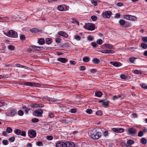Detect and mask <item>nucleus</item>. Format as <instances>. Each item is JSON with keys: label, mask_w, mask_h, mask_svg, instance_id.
Here are the masks:
<instances>
[{"label": "nucleus", "mask_w": 147, "mask_h": 147, "mask_svg": "<svg viewBox=\"0 0 147 147\" xmlns=\"http://www.w3.org/2000/svg\"><path fill=\"white\" fill-rule=\"evenodd\" d=\"M31 121L33 123H37L39 121V120L38 118H34L32 119Z\"/></svg>", "instance_id": "nucleus-38"}, {"label": "nucleus", "mask_w": 147, "mask_h": 147, "mask_svg": "<svg viewBox=\"0 0 147 147\" xmlns=\"http://www.w3.org/2000/svg\"><path fill=\"white\" fill-rule=\"evenodd\" d=\"M20 135L23 136L25 137L26 136V133L25 131H22V132H21Z\"/></svg>", "instance_id": "nucleus-64"}, {"label": "nucleus", "mask_w": 147, "mask_h": 147, "mask_svg": "<svg viewBox=\"0 0 147 147\" xmlns=\"http://www.w3.org/2000/svg\"><path fill=\"white\" fill-rule=\"evenodd\" d=\"M125 21L124 20L122 19L120 20L119 21V23L121 26H124L125 24Z\"/></svg>", "instance_id": "nucleus-29"}, {"label": "nucleus", "mask_w": 147, "mask_h": 147, "mask_svg": "<svg viewBox=\"0 0 147 147\" xmlns=\"http://www.w3.org/2000/svg\"><path fill=\"white\" fill-rule=\"evenodd\" d=\"M102 92L100 91L96 92L95 93V96L98 97H101L102 96Z\"/></svg>", "instance_id": "nucleus-19"}, {"label": "nucleus", "mask_w": 147, "mask_h": 147, "mask_svg": "<svg viewBox=\"0 0 147 147\" xmlns=\"http://www.w3.org/2000/svg\"><path fill=\"white\" fill-rule=\"evenodd\" d=\"M57 60L62 63H65L67 62L68 60L65 58L59 57L57 59Z\"/></svg>", "instance_id": "nucleus-14"}, {"label": "nucleus", "mask_w": 147, "mask_h": 147, "mask_svg": "<svg viewBox=\"0 0 147 147\" xmlns=\"http://www.w3.org/2000/svg\"><path fill=\"white\" fill-rule=\"evenodd\" d=\"M93 63L95 64H98L100 62V61L97 58H95L92 60Z\"/></svg>", "instance_id": "nucleus-24"}, {"label": "nucleus", "mask_w": 147, "mask_h": 147, "mask_svg": "<svg viewBox=\"0 0 147 147\" xmlns=\"http://www.w3.org/2000/svg\"><path fill=\"white\" fill-rule=\"evenodd\" d=\"M91 18L92 20L93 21H95L97 19V17L96 16H92L91 17Z\"/></svg>", "instance_id": "nucleus-51"}, {"label": "nucleus", "mask_w": 147, "mask_h": 147, "mask_svg": "<svg viewBox=\"0 0 147 147\" xmlns=\"http://www.w3.org/2000/svg\"><path fill=\"white\" fill-rule=\"evenodd\" d=\"M91 3L95 6H96L97 5V2L96 1L94 0H91Z\"/></svg>", "instance_id": "nucleus-41"}, {"label": "nucleus", "mask_w": 147, "mask_h": 147, "mask_svg": "<svg viewBox=\"0 0 147 147\" xmlns=\"http://www.w3.org/2000/svg\"><path fill=\"white\" fill-rule=\"evenodd\" d=\"M131 26V24L129 22H125V24L123 26V27L125 28H127Z\"/></svg>", "instance_id": "nucleus-32"}, {"label": "nucleus", "mask_w": 147, "mask_h": 147, "mask_svg": "<svg viewBox=\"0 0 147 147\" xmlns=\"http://www.w3.org/2000/svg\"><path fill=\"white\" fill-rule=\"evenodd\" d=\"M74 38L77 40H79L81 39V37L78 35H75L74 36Z\"/></svg>", "instance_id": "nucleus-47"}, {"label": "nucleus", "mask_w": 147, "mask_h": 147, "mask_svg": "<svg viewBox=\"0 0 147 147\" xmlns=\"http://www.w3.org/2000/svg\"><path fill=\"white\" fill-rule=\"evenodd\" d=\"M6 131L8 133H10L12 132V130L11 127H8L6 128Z\"/></svg>", "instance_id": "nucleus-36"}, {"label": "nucleus", "mask_w": 147, "mask_h": 147, "mask_svg": "<svg viewBox=\"0 0 147 147\" xmlns=\"http://www.w3.org/2000/svg\"><path fill=\"white\" fill-rule=\"evenodd\" d=\"M134 73L136 74H142V72L141 71H139L138 70H135L134 71Z\"/></svg>", "instance_id": "nucleus-42"}, {"label": "nucleus", "mask_w": 147, "mask_h": 147, "mask_svg": "<svg viewBox=\"0 0 147 147\" xmlns=\"http://www.w3.org/2000/svg\"><path fill=\"white\" fill-rule=\"evenodd\" d=\"M32 84L33 87H40L41 86L40 84L38 83L33 82Z\"/></svg>", "instance_id": "nucleus-34"}, {"label": "nucleus", "mask_w": 147, "mask_h": 147, "mask_svg": "<svg viewBox=\"0 0 147 147\" xmlns=\"http://www.w3.org/2000/svg\"><path fill=\"white\" fill-rule=\"evenodd\" d=\"M85 29L89 30H93L95 29V26L93 24H86L83 26Z\"/></svg>", "instance_id": "nucleus-2"}, {"label": "nucleus", "mask_w": 147, "mask_h": 147, "mask_svg": "<svg viewBox=\"0 0 147 147\" xmlns=\"http://www.w3.org/2000/svg\"><path fill=\"white\" fill-rule=\"evenodd\" d=\"M36 107H38L40 108L43 107H44V105L42 104H36Z\"/></svg>", "instance_id": "nucleus-60"}, {"label": "nucleus", "mask_w": 147, "mask_h": 147, "mask_svg": "<svg viewBox=\"0 0 147 147\" xmlns=\"http://www.w3.org/2000/svg\"><path fill=\"white\" fill-rule=\"evenodd\" d=\"M130 16L131 17H130L129 20L136 21L137 19L136 17L135 16L131 15H130Z\"/></svg>", "instance_id": "nucleus-31"}, {"label": "nucleus", "mask_w": 147, "mask_h": 147, "mask_svg": "<svg viewBox=\"0 0 147 147\" xmlns=\"http://www.w3.org/2000/svg\"><path fill=\"white\" fill-rule=\"evenodd\" d=\"M17 67L20 68H24L25 69H28V67L25 66L21 65L19 64H17L16 65Z\"/></svg>", "instance_id": "nucleus-25"}, {"label": "nucleus", "mask_w": 147, "mask_h": 147, "mask_svg": "<svg viewBox=\"0 0 147 147\" xmlns=\"http://www.w3.org/2000/svg\"><path fill=\"white\" fill-rule=\"evenodd\" d=\"M143 135V132L141 131H140L138 133V136L139 137H142Z\"/></svg>", "instance_id": "nucleus-40"}, {"label": "nucleus", "mask_w": 147, "mask_h": 147, "mask_svg": "<svg viewBox=\"0 0 147 147\" xmlns=\"http://www.w3.org/2000/svg\"><path fill=\"white\" fill-rule=\"evenodd\" d=\"M31 47H32L34 50L35 51H39L41 48H42V47H37L35 46H30Z\"/></svg>", "instance_id": "nucleus-17"}, {"label": "nucleus", "mask_w": 147, "mask_h": 147, "mask_svg": "<svg viewBox=\"0 0 147 147\" xmlns=\"http://www.w3.org/2000/svg\"><path fill=\"white\" fill-rule=\"evenodd\" d=\"M52 39L49 38H47L46 39V43L47 44L49 45L51 43Z\"/></svg>", "instance_id": "nucleus-22"}, {"label": "nucleus", "mask_w": 147, "mask_h": 147, "mask_svg": "<svg viewBox=\"0 0 147 147\" xmlns=\"http://www.w3.org/2000/svg\"><path fill=\"white\" fill-rule=\"evenodd\" d=\"M98 102L99 103H102V105H104L105 107H109V104L110 102L109 100H105V99L100 100L98 101Z\"/></svg>", "instance_id": "nucleus-7"}, {"label": "nucleus", "mask_w": 147, "mask_h": 147, "mask_svg": "<svg viewBox=\"0 0 147 147\" xmlns=\"http://www.w3.org/2000/svg\"><path fill=\"white\" fill-rule=\"evenodd\" d=\"M8 48L9 50H14L15 47L11 45H10L8 46Z\"/></svg>", "instance_id": "nucleus-43"}, {"label": "nucleus", "mask_w": 147, "mask_h": 147, "mask_svg": "<svg viewBox=\"0 0 147 147\" xmlns=\"http://www.w3.org/2000/svg\"><path fill=\"white\" fill-rule=\"evenodd\" d=\"M36 132L34 130H30L28 131V135L31 138H33L36 136Z\"/></svg>", "instance_id": "nucleus-6"}, {"label": "nucleus", "mask_w": 147, "mask_h": 147, "mask_svg": "<svg viewBox=\"0 0 147 147\" xmlns=\"http://www.w3.org/2000/svg\"><path fill=\"white\" fill-rule=\"evenodd\" d=\"M96 115H97L100 116L102 114V112L100 110H99L97 111L96 113Z\"/></svg>", "instance_id": "nucleus-35"}, {"label": "nucleus", "mask_w": 147, "mask_h": 147, "mask_svg": "<svg viewBox=\"0 0 147 147\" xmlns=\"http://www.w3.org/2000/svg\"><path fill=\"white\" fill-rule=\"evenodd\" d=\"M102 42V41L101 39H98L96 41V43L98 45H101Z\"/></svg>", "instance_id": "nucleus-44"}, {"label": "nucleus", "mask_w": 147, "mask_h": 147, "mask_svg": "<svg viewBox=\"0 0 147 147\" xmlns=\"http://www.w3.org/2000/svg\"><path fill=\"white\" fill-rule=\"evenodd\" d=\"M112 130L116 133H122L124 131V129L121 128H113L111 129Z\"/></svg>", "instance_id": "nucleus-9"}, {"label": "nucleus", "mask_w": 147, "mask_h": 147, "mask_svg": "<svg viewBox=\"0 0 147 147\" xmlns=\"http://www.w3.org/2000/svg\"><path fill=\"white\" fill-rule=\"evenodd\" d=\"M18 113L19 115L22 116L23 115L24 112L22 110H20L18 111Z\"/></svg>", "instance_id": "nucleus-49"}, {"label": "nucleus", "mask_w": 147, "mask_h": 147, "mask_svg": "<svg viewBox=\"0 0 147 147\" xmlns=\"http://www.w3.org/2000/svg\"><path fill=\"white\" fill-rule=\"evenodd\" d=\"M43 113V111L41 109H37L33 113V115L36 117H42V114Z\"/></svg>", "instance_id": "nucleus-4"}, {"label": "nucleus", "mask_w": 147, "mask_h": 147, "mask_svg": "<svg viewBox=\"0 0 147 147\" xmlns=\"http://www.w3.org/2000/svg\"><path fill=\"white\" fill-rule=\"evenodd\" d=\"M58 34L59 35L63 36L65 38H67L68 37L67 34L65 32L60 31L59 32Z\"/></svg>", "instance_id": "nucleus-13"}, {"label": "nucleus", "mask_w": 147, "mask_h": 147, "mask_svg": "<svg viewBox=\"0 0 147 147\" xmlns=\"http://www.w3.org/2000/svg\"><path fill=\"white\" fill-rule=\"evenodd\" d=\"M77 111L76 109H72L70 110V112L72 113H75Z\"/></svg>", "instance_id": "nucleus-52"}, {"label": "nucleus", "mask_w": 147, "mask_h": 147, "mask_svg": "<svg viewBox=\"0 0 147 147\" xmlns=\"http://www.w3.org/2000/svg\"><path fill=\"white\" fill-rule=\"evenodd\" d=\"M65 146L66 147H74L75 144L71 141H67L65 142Z\"/></svg>", "instance_id": "nucleus-10"}, {"label": "nucleus", "mask_w": 147, "mask_h": 147, "mask_svg": "<svg viewBox=\"0 0 147 147\" xmlns=\"http://www.w3.org/2000/svg\"><path fill=\"white\" fill-rule=\"evenodd\" d=\"M47 139L48 140H52L53 139V136H47Z\"/></svg>", "instance_id": "nucleus-50"}, {"label": "nucleus", "mask_w": 147, "mask_h": 147, "mask_svg": "<svg viewBox=\"0 0 147 147\" xmlns=\"http://www.w3.org/2000/svg\"><path fill=\"white\" fill-rule=\"evenodd\" d=\"M105 46L107 49H114V48L113 45L111 44H105Z\"/></svg>", "instance_id": "nucleus-16"}, {"label": "nucleus", "mask_w": 147, "mask_h": 147, "mask_svg": "<svg viewBox=\"0 0 147 147\" xmlns=\"http://www.w3.org/2000/svg\"><path fill=\"white\" fill-rule=\"evenodd\" d=\"M135 60V58L134 57H130L129 58V60L130 62L131 63H133Z\"/></svg>", "instance_id": "nucleus-46"}, {"label": "nucleus", "mask_w": 147, "mask_h": 147, "mask_svg": "<svg viewBox=\"0 0 147 147\" xmlns=\"http://www.w3.org/2000/svg\"><path fill=\"white\" fill-rule=\"evenodd\" d=\"M46 99L48 101L50 102H55L57 101V100L54 98H50L48 97Z\"/></svg>", "instance_id": "nucleus-20"}, {"label": "nucleus", "mask_w": 147, "mask_h": 147, "mask_svg": "<svg viewBox=\"0 0 147 147\" xmlns=\"http://www.w3.org/2000/svg\"><path fill=\"white\" fill-rule=\"evenodd\" d=\"M15 140V138L13 136L9 138V141L11 142H13Z\"/></svg>", "instance_id": "nucleus-45"}, {"label": "nucleus", "mask_w": 147, "mask_h": 147, "mask_svg": "<svg viewBox=\"0 0 147 147\" xmlns=\"http://www.w3.org/2000/svg\"><path fill=\"white\" fill-rule=\"evenodd\" d=\"M92 46L94 47H96L97 46V45L95 42H92L91 43Z\"/></svg>", "instance_id": "nucleus-56"}, {"label": "nucleus", "mask_w": 147, "mask_h": 147, "mask_svg": "<svg viewBox=\"0 0 147 147\" xmlns=\"http://www.w3.org/2000/svg\"><path fill=\"white\" fill-rule=\"evenodd\" d=\"M88 134L90 136L95 140L99 139L102 136L101 132L97 131L94 129L89 130L88 132Z\"/></svg>", "instance_id": "nucleus-1"}, {"label": "nucleus", "mask_w": 147, "mask_h": 147, "mask_svg": "<svg viewBox=\"0 0 147 147\" xmlns=\"http://www.w3.org/2000/svg\"><path fill=\"white\" fill-rule=\"evenodd\" d=\"M141 87L145 89H147V85L145 84H142L141 86Z\"/></svg>", "instance_id": "nucleus-58"}, {"label": "nucleus", "mask_w": 147, "mask_h": 147, "mask_svg": "<svg viewBox=\"0 0 147 147\" xmlns=\"http://www.w3.org/2000/svg\"><path fill=\"white\" fill-rule=\"evenodd\" d=\"M92 109H88L86 110V112L88 114H90L92 113Z\"/></svg>", "instance_id": "nucleus-57"}, {"label": "nucleus", "mask_w": 147, "mask_h": 147, "mask_svg": "<svg viewBox=\"0 0 147 147\" xmlns=\"http://www.w3.org/2000/svg\"><path fill=\"white\" fill-rule=\"evenodd\" d=\"M86 68L84 66H81L79 67V69L80 71H84L86 69Z\"/></svg>", "instance_id": "nucleus-53"}, {"label": "nucleus", "mask_w": 147, "mask_h": 147, "mask_svg": "<svg viewBox=\"0 0 147 147\" xmlns=\"http://www.w3.org/2000/svg\"><path fill=\"white\" fill-rule=\"evenodd\" d=\"M130 17H131L130 15H124L123 16L124 18L127 20H129Z\"/></svg>", "instance_id": "nucleus-39"}, {"label": "nucleus", "mask_w": 147, "mask_h": 147, "mask_svg": "<svg viewBox=\"0 0 147 147\" xmlns=\"http://www.w3.org/2000/svg\"><path fill=\"white\" fill-rule=\"evenodd\" d=\"M7 36L13 38H17L18 37L17 32L13 30L9 31L7 35Z\"/></svg>", "instance_id": "nucleus-3"}, {"label": "nucleus", "mask_w": 147, "mask_h": 147, "mask_svg": "<svg viewBox=\"0 0 147 147\" xmlns=\"http://www.w3.org/2000/svg\"><path fill=\"white\" fill-rule=\"evenodd\" d=\"M33 82H24V83L23 84L28 86H33Z\"/></svg>", "instance_id": "nucleus-21"}, {"label": "nucleus", "mask_w": 147, "mask_h": 147, "mask_svg": "<svg viewBox=\"0 0 147 147\" xmlns=\"http://www.w3.org/2000/svg\"><path fill=\"white\" fill-rule=\"evenodd\" d=\"M110 63H111V64L113 65V66L115 67H119V63L117 62H111Z\"/></svg>", "instance_id": "nucleus-23"}, {"label": "nucleus", "mask_w": 147, "mask_h": 147, "mask_svg": "<svg viewBox=\"0 0 147 147\" xmlns=\"http://www.w3.org/2000/svg\"><path fill=\"white\" fill-rule=\"evenodd\" d=\"M20 39L21 40H24L26 39V37L24 35L21 34L20 36Z\"/></svg>", "instance_id": "nucleus-48"}, {"label": "nucleus", "mask_w": 147, "mask_h": 147, "mask_svg": "<svg viewBox=\"0 0 147 147\" xmlns=\"http://www.w3.org/2000/svg\"><path fill=\"white\" fill-rule=\"evenodd\" d=\"M128 132L129 134L133 136L136 134L137 131L136 130L133 128H130L128 129Z\"/></svg>", "instance_id": "nucleus-8"}, {"label": "nucleus", "mask_w": 147, "mask_h": 147, "mask_svg": "<svg viewBox=\"0 0 147 147\" xmlns=\"http://www.w3.org/2000/svg\"><path fill=\"white\" fill-rule=\"evenodd\" d=\"M134 143V141L131 140H128L127 141V144L129 145L133 144Z\"/></svg>", "instance_id": "nucleus-33"}, {"label": "nucleus", "mask_w": 147, "mask_h": 147, "mask_svg": "<svg viewBox=\"0 0 147 147\" xmlns=\"http://www.w3.org/2000/svg\"><path fill=\"white\" fill-rule=\"evenodd\" d=\"M112 13L110 11H105L102 13V16L105 18L109 19L112 15Z\"/></svg>", "instance_id": "nucleus-5"}, {"label": "nucleus", "mask_w": 147, "mask_h": 147, "mask_svg": "<svg viewBox=\"0 0 147 147\" xmlns=\"http://www.w3.org/2000/svg\"><path fill=\"white\" fill-rule=\"evenodd\" d=\"M88 39L90 41H92L93 39V38L90 35H89L88 37Z\"/></svg>", "instance_id": "nucleus-63"}, {"label": "nucleus", "mask_w": 147, "mask_h": 147, "mask_svg": "<svg viewBox=\"0 0 147 147\" xmlns=\"http://www.w3.org/2000/svg\"><path fill=\"white\" fill-rule=\"evenodd\" d=\"M141 47L143 49H146L147 48V44L145 43H142L141 45Z\"/></svg>", "instance_id": "nucleus-30"}, {"label": "nucleus", "mask_w": 147, "mask_h": 147, "mask_svg": "<svg viewBox=\"0 0 147 147\" xmlns=\"http://www.w3.org/2000/svg\"><path fill=\"white\" fill-rule=\"evenodd\" d=\"M38 42L40 45H43L45 43V40L42 38H40L39 39Z\"/></svg>", "instance_id": "nucleus-15"}, {"label": "nucleus", "mask_w": 147, "mask_h": 147, "mask_svg": "<svg viewBox=\"0 0 147 147\" xmlns=\"http://www.w3.org/2000/svg\"><path fill=\"white\" fill-rule=\"evenodd\" d=\"M120 17V15L119 13H117L115 14V18H119Z\"/></svg>", "instance_id": "nucleus-62"}, {"label": "nucleus", "mask_w": 147, "mask_h": 147, "mask_svg": "<svg viewBox=\"0 0 147 147\" xmlns=\"http://www.w3.org/2000/svg\"><path fill=\"white\" fill-rule=\"evenodd\" d=\"M56 146L57 147H65V143L58 141L56 144Z\"/></svg>", "instance_id": "nucleus-12"}, {"label": "nucleus", "mask_w": 147, "mask_h": 147, "mask_svg": "<svg viewBox=\"0 0 147 147\" xmlns=\"http://www.w3.org/2000/svg\"><path fill=\"white\" fill-rule=\"evenodd\" d=\"M30 31L32 33H38L39 32V31L37 28H34L30 29Z\"/></svg>", "instance_id": "nucleus-18"}, {"label": "nucleus", "mask_w": 147, "mask_h": 147, "mask_svg": "<svg viewBox=\"0 0 147 147\" xmlns=\"http://www.w3.org/2000/svg\"><path fill=\"white\" fill-rule=\"evenodd\" d=\"M58 9L60 11H63L64 9L62 5H59L58 7Z\"/></svg>", "instance_id": "nucleus-37"}, {"label": "nucleus", "mask_w": 147, "mask_h": 147, "mask_svg": "<svg viewBox=\"0 0 147 147\" xmlns=\"http://www.w3.org/2000/svg\"><path fill=\"white\" fill-rule=\"evenodd\" d=\"M120 78L123 79H125L127 78L126 76L124 74H121L120 76Z\"/></svg>", "instance_id": "nucleus-59"}, {"label": "nucleus", "mask_w": 147, "mask_h": 147, "mask_svg": "<svg viewBox=\"0 0 147 147\" xmlns=\"http://www.w3.org/2000/svg\"><path fill=\"white\" fill-rule=\"evenodd\" d=\"M3 143L4 145H7L8 144V141L7 140H4L3 141Z\"/></svg>", "instance_id": "nucleus-61"}, {"label": "nucleus", "mask_w": 147, "mask_h": 147, "mask_svg": "<svg viewBox=\"0 0 147 147\" xmlns=\"http://www.w3.org/2000/svg\"><path fill=\"white\" fill-rule=\"evenodd\" d=\"M141 142L142 144H145L147 143V140L145 138H141Z\"/></svg>", "instance_id": "nucleus-27"}, {"label": "nucleus", "mask_w": 147, "mask_h": 147, "mask_svg": "<svg viewBox=\"0 0 147 147\" xmlns=\"http://www.w3.org/2000/svg\"><path fill=\"white\" fill-rule=\"evenodd\" d=\"M36 145L38 146H41L43 144L41 141H38L36 142Z\"/></svg>", "instance_id": "nucleus-55"}, {"label": "nucleus", "mask_w": 147, "mask_h": 147, "mask_svg": "<svg viewBox=\"0 0 147 147\" xmlns=\"http://www.w3.org/2000/svg\"><path fill=\"white\" fill-rule=\"evenodd\" d=\"M82 60L84 62H88L89 61V58L88 57L86 56L83 58Z\"/></svg>", "instance_id": "nucleus-28"}, {"label": "nucleus", "mask_w": 147, "mask_h": 147, "mask_svg": "<svg viewBox=\"0 0 147 147\" xmlns=\"http://www.w3.org/2000/svg\"><path fill=\"white\" fill-rule=\"evenodd\" d=\"M142 40L144 42H147V36L143 37H142Z\"/></svg>", "instance_id": "nucleus-54"}, {"label": "nucleus", "mask_w": 147, "mask_h": 147, "mask_svg": "<svg viewBox=\"0 0 147 147\" xmlns=\"http://www.w3.org/2000/svg\"><path fill=\"white\" fill-rule=\"evenodd\" d=\"M15 133L17 135H19L21 133V130L19 129H16L14 131Z\"/></svg>", "instance_id": "nucleus-26"}, {"label": "nucleus", "mask_w": 147, "mask_h": 147, "mask_svg": "<svg viewBox=\"0 0 147 147\" xmlns=\"http://www.w3.org/2000/svg\"><path fill=\"white\" fill-rule=\"evenodd\" d=\"M16 112L15 109H12L9 111L7 115L9 116L13 117L16 114Z\"/></svg>", "instance_id": "nucleus-11"}]
</instances>
